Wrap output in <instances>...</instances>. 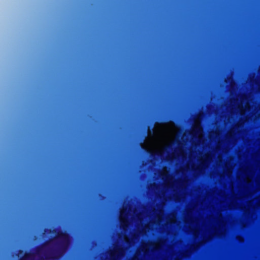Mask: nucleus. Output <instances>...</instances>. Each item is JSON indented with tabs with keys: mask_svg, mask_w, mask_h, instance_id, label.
Instances as JSON below:
<instances>
[{
	"mask_svg": "<svg viewBox=\"0 0 260 260\" xmlns=\"http://www.w3.org/2000/svg\"><path fill=\"white\" fill-rule=\"evenodd\" d=\"M48 233L50 234H57V238L61 240L60 245L55 253H54L49 256L46 257V260H56L58 257L66 250L69 241V235L66 232L62 231H58L57 229L53 230L49 229Z\"/></svg>",
	"mask_w": 260,
	"mask_h": 260,
	"instance_id": "1",
	"label": "nucleus"
},
{
	"mask_svg": "<svg viewBox=\"0 0 260 260\" xmlns=\"http://www.w3.org/2000/svg\"><path fill=\"white\" fill-rule=\"evenodd\" d=\"M33 255L30 252H25L24 256L21 257L19 260H27L30 258L31 256Z\"/></svg>",
	"mask_w": 260,
	"mask_h": 260,
	"instance_id": "2",
	"label": "nucleus"
},
{
	"mask_svg": "<svg viewBox=\"0 0 260 260\" xmlns=\"http://www.w3.org/2000/svg\"><path fill=\"white\" fill-rule=\"evenodd\" d=\"M48 244V242L45 243L44 244H43L42 246L38 247L36 248V253L39 254L41 251L42 250V249L44 248L45 246H46Z\"/></svg>",
	"mask_w": 260,
	"mask_h": 260,
	"instance_id": "3",
	"label": "nucleus"
},
{
	"mask_svg": "<svg viewBox=\"0 0 260 260\" xmlns=\"http://www.w3.org/2000/svg\"><path fill=\"white\" fill-rule=\"evenodd\" d=\"M154 127L152 125H149L148 126V133H151L153 131Z\"/></svg>",
	"mask_w": 260,
	"mask_h": 260,
	"instance_id": "4",
	"label": "nucleus"
},
{
	"mask_svg": "<svg viewBox=\"0 0 260 260\" xmlns=\"http://www.w3.org/2000/svg\"><path fill=\"white\" fill-rule=\"evenodd\" d=\"M151 155H157L159 156V155H160V153H158V152H157V153H154V154L151 153Z\"/></svg>",
	"mask_w": 260,
	"mask_h": 260,
	"instance_id": "5",
	"label": "nucleus"
},
{
	"mask_svg": "<svg viewBox=\"0 0 260 260\" xmlns=\"http://www.w3.org/2000/svg\"><path fill=\"white\" fill-rule=\"evenodd\" d=\"M18 252L19 254H22L23 253V251L22 250H19Z\"/></svg>",
	"mask_w": 260,
	"mask_h": 260,
	"instance_id": "6",
	"label": "nucleus"
},
{
	"mask_svg": "<svg viewBox=\"0 0 260 260\" xmlns=\"http://www.w3.org/2000/svg\"><path fill=\"white\" fill-rule=\"evenodd\" d=\"M193 131L195 132V133L196 132H197V129L196 128V129H193Z\"/></svg>",
	"mask_w": 260,
	"mask_h": 260,
	"instance_id": "7",
	"label": "nucleus"
},
{
	"mask_svg": "<svg viewBox=\"0 0 260 260\" xmlns=\"http://www.w3.org/2000/svg\"><path fill=\"white\" fill-rule=\"evenodd\" d=\"M110 255H111V256H113V254H112V253H110Z\"/></svg>",
	"mask_w": 260,
	"mask_h": 260,
	"instance_id": "8",
	"label": "nucleus"
}]
</instances>
